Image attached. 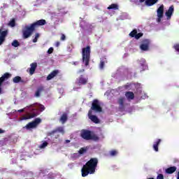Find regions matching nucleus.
<instances>
[{
	"mask_svg": "<svg viewBox=\"0 0 179 179\" xmlns=\"http://www.w3.org/2000/svg\"><path fill=\"white\" fill-rule=\"evenodd\" d=\"M45 90V88L43 85H40L36 88V91L35 92V97H40V94L43 93Z\"/></svg>",
	"mask_w": 179,
	"mask_h": 179,
	"instance_id": "nucleus-17",
	"label": "nucleus"
},
{
	"mask_svg": "<svg viewBox=\"0 0 179 179\" xmlns=\"http://www.w3.org/2000/svg\"><path fill=\"white\" fill-rule=\"evenodd\" d=\"M24 111V108L20 109L17 110V113H23Z\"/></svg>",
	"mask_w": 179,
	"mask_h": 179,
	"instance_id": "nucleus-48",
	"label": "nucleus"
},
{
	"mask_svg": "<svg viewBox=\"0 0 179 179\" xmlns=\"http://www.w3.org/2000/svg\"><path fill=\"white\" fill-rule=\"evenodd\" d=\"M91 140L94 141V142H98V141H100V137L94 134H92L90 137V141Z\"/></svg>",
	"mask_w": 179,
	"mask_h": 179,
	"instance_id": "nucleus-28",
	"label": "nucleus"
},
{
	"mask_svg": "<svg viewBox=\"0 0 179 179\" xmlns=\"http://www.w3.org/2000/svg\"><path fill=\"white\" fill-rule=\"evenodd\" d=\"M0 34V37L5 38L8 36V30L1 31Z\"/></svg>",
	"mask_w": 179,
	"mask_h": 179,
	"instance_id": "nucleus-34",
	"label": "nucleus"
},
{
	"mask_svg": "<svg viewBox=\"0 0 179 179\" xmlns=\"http://www.w3.org/2000/svg\"><path fill=\"white\" fill-rule=\"evenodd\" d=\"M86 152H87V147L81 148L79 150L78 153H79V155H85V153H86Z\"/></svg>",
	"mask_w": 179,
	"mask_h": 179,
	"instance_id": "nucleus-31",
	"label": "nucleus"
},
{
	"mask_svg": "<svg viewBox=\"0 0 179 179\" xmlns=\"http://www.w3.org/2000/svg\"><path fill=\"white\" fill-rule=\"evenodd\" d=\"M157 179H164V176H163L162 173H159L158 174Z\"/></svg>",
	"mask_w": 179,
	"mask_h": 179,
	"instance_id": "nucleus-42",
	"label": "nucleus"
},
{
	"mask_svg": "<svg viewBox=\"0 0 179 179\" xmlns=\"http://www.w3.org/2000/svg\"><path fill=\"white\" fill-rule=\"evenodd\" d=\"M90 52L91 50L89 45L82 49L83 62H85V66H89V62H90Z\"/></svg>",
	"mask_w": 179,
	"mask_h": 179,
	"instance_id": "nucleus-2",
	"label": "nucleus"
},
{
	"mask_svg": "<svg viewBox=\"0 0 179 179\" xmlns=\"http://www.w3.org/2000/svg\"><path fill=\"white\" fill-rule=\"evenodd\" d=\"M30 66L29 74L33 75L34 72H36V69H37V63H32L31 64Z\"/></svg>",
	"mask_w": 179,
	"mask_h": 179,
	"instance_id": "nucleus-26",
	"label": "nucleus"
},
{
	"mask_svg": "<svg viewBox=\"0 0 179 179\" xmlns=\"http://www.w3.org/2000/svg\"><path fill=\"white\" fill-rule=\"evenodd\" d=\"M34 31L35 30L31 25L26 26L24 27V29L22 30V38H24V40H26V38H29V37H30Z\"/></svg>",
	"mask_w": 179,
	"mask_h": 179,
	"instance_id": "nucleus-4",
	"label": "nucleus"
},
{
	"mask_svg": "<svg viewBox=\"0 0 179 179\" xmlns=\"http://www.w3.org/2000/svg\"><path fill=\"white\" fill-rule=\"evenodd\" d=\"M80 136L85 141H90L92 136V131L87 129H83L80 132Z\"/></svg>",
	"mask_w": 179,
	"mask_h": 179,
	"instance_id": "nucleus-7",
	"label": "nucleus"
},
{
	"mask_svg": "<svg viewBox=\"0 0 179 179\" xmlns=\"http://www.w3.org/2000/svg\"><path fill=\"white\" fill-rule=\"evenodd\" d=\"M0 34H1V30H0Z\"/></svg>",
	"mask_w": 179,
	"mask_h": 179,
	"instance_id": "nucleus-57",
	"label": "nucleus"
},
{
	"mask_svg": "<svg viewBox=\"0 0 179 179\" xmlns=\"http://www.w3.org/2000/svg\"><path fill=\"white\" fill-rule=\"evenodd\" d=\"M58 138H59V134H57V136H55L56 139H58Z\"/></svg>",
	"mask_w": 179,
	"mask_h": 179,
	"instance_id": "nucleus-52",
	"label": "nucleus"
},
{
	"mask_svg": "<svg viewBox=\"0 0 179 179\" xmlns=\"http://www.w3.org/2000/svg\"><path fill=\"white\" fill-rule=\"evenodd\" d=\"M60 43H59V41H57L56 43H55V47H59V45H60Z\"/></svg>",
	"mask_w": 179,
	"mask_h": 179,
	"instance_id": "nucleus-46",
	"label": "nucleus"
},
{
	"mask_svg": "<svg viewBox=\"0 0 179 179\" xmlns=\"http://www.w3.org/2000/svg\"><path fill=\"white\" fill-rule=\"evenodd\" d=\"M13 83H24L26 84L27 82L23 79H22V77L17 76L13 78Z\"/></svg>",
	"mask_w": 179,
	"mask_h": 179,
	"instance_id": "nucleus-18",
	"label": "nucleus"
},
{
	"mask_svg": "<svg viewBox=\"0 0 179 179\" xmlns=\"http://www.w3.org/2000/svg\"><path fill=\"white\" fill-rule=\"evenodd\" d=\"M158 22H162V18L158 17Z\"/></svg>",
	"mask_w": 179,
	"mask_h": 179,
	"instance_id": "nucleus-54",
	"label": "nucleus"
},
{
	"mask_svg": "<svg viewBox=\"0 0 179 179\" xmlns=\"http://www.w3.org/2000/svg\"><path fill=\"white\" fill-rule=\"evenodd\" d=\"M48 146V143L47 141H44L40 146L39 148L41 149H44V148H47Z\"/></svg>",
	"mask_w": 179,
	"mask_h": 179,
	"instance_id": "nucleus-37",
	"label": "nucleus"
},
{
	"mask_svg": "<svg viewBox=\"0 0 179 179\" xmlns=\"http://www.w3.org/2000/svg\"><path fill=\"white\" fill-rule=\"evenodd\" d=\"M59 73V70H54L52 71L48 76L47 80H51V79H54L57 75Z\"/></svg>",
	"mask_w": 179,
	"mask_h": 179,
	"instance_id": "nucleus-19",
	"label": "nucleus"
},
{
	"mask_svg": "<svg viewBox=\"0 0 179 179\" xmlns=\"http://www.w3.org/2000/svg\"><path fill=\"white\" fill-rule=\"evenodd\" d=\"M90 110H91V111H95V113H101L103 111V108L100 106V101L97 99H94Z\"/></svg>",
	"mask_w": 179,
	"mask_h": 179,
	"instance_id": "nucleus-5",
	"label": "nucleus"
},
{
	"mask_svg": "<svg viewBox=\"0 0 179 179\" xmlns=\"http://www.w3.org/2000/svg\"><path fill=\"white\" fill-rule=\"evenodd\" d=\"M61 41H65L66 40V36H65V34H62V36L60 38Z\"/></svg>",
	"mask_w": 179,
	"mask_h": 179,
	"instance_id": "nucleus-40",
	"label": "nucleus"
},
{
	"mask_svg": "<svg viewBox=\"0 0 179 179\" xmlns=\"http://www.w3.org/2000/svg\"><path fill=\"white\" fill-rule=\"evenodd\" d=\"M137 33H138V30L134 29L132 31H131L129 36H130V37L135 38L136 36Z\"/></svg>",
	"mask_w": 179,
	"mask_h": 179,
	"instance_id": "nucleus-33",
	"label": "nucleus"
},
{
	"mask_svg": "<svg viewBox=\"0 0 179 179\" xmlns=\"http://www.w3.org/2000/svg\"><path fill=\"white\" fill-rule=\"evenodd\" d=\"M157 17H159V19L163 18V15H164V6L163 4L157 10Z\"/></svg>",
	"mask_w": 179,
	"mask_h": 179,
	"instance_id": "nucleus-15",
	"label": "nucleus"
},
{
	"mask_svg": "<svg viewBox=\"0 0 179 179\" xmlns=\"http://www.w3.org/2000/svg\"><path fill=\"white\" fill-rule=\"evenodd\" d=\"M143 2H145L147 6H153V5L159 2V0H143V1H141V0H139L140 3H143Z\"/></svg>",
	"mask_w": 179,
	"mask_h": 179,
	"instance_id": "nucleus-16",
	"label": "nucleus"
},
{
	"mask_svg": "<svg viewBox=\"0 0 179 179\" xmlns=\"http://www.w3.org/2000/svg\"><path fill=\"white\" fill-rule=\"evenodd\" d=\"M62 134V135H64L65 134V130L64 129L63 127H58L55 129L50 131L48 133V136H51L52 135H55V134Z\"/></svg>",
	"mask_w": 179,
	"mask_h": 179,
	"instance_id": "nucleus-8",
	"label": "nucleus"
},
{
	"mask_svg": "<svg viewBox=\"0 0 179 179\" xmlns=\"http://www.w3.org/2000/svg\"><path fill=\"white\" fill-rule=\"evenodd\" d=\"M106 64H107V58L104 57H101L100 59L99 68L101 69H104V65H106Z\"/></svg>",
	"mask_w": 179,
	"mask_h": 179,
	"instance_id": "nucleus-25",
	"label": "nucleus"
},
{
	"mask_svg": "<svg viewBox=\"0 0 179 179\" xmlns=\"http://www.w3.org/2000/svg\"><path fill=\"white\" fill-rule=\"evenodd\" d=\"M117 155H118V151L116 150H112L109 152V155L111 157H114L115 156H117Z\"/></svg>",
	"mask_w": 179,
	"mask_h": 179,
	"instance_id": "nucleus-30",
	"label": "nucleus"
},
{
	"mask_svg": "<svg viewBox=\"0 0 179 179\" xmlns=\"http://www.w3.org/2000/svg\"><path fill=\"white\" fill-rule=\"evenodd\" d=\"M3 132H5V131L2 130V129H0V134H3Z\"/></svg>",
	"mask_w": 179,
	"mask_h": 179,
	"instance_id": "nucleus-51",
	"label": "nucleus"
},
{
	"mask_svg": "<svg viewBox=\"0 0 179 179\" xmlns=\"http://www.w3.org/2000/svg\"><path fill=\"white\" fill-rule=\"evenodd\" d=\"M92 114H93V111H92V110H90L88 111V117H89L90 120H91V121H92V122H94V124H99L100 122L99 117H97V116L92 115Z\"/></svg>",
	"mask_w": 179,
	"mask_h": 179,
	"instance_id": "nucleus-14",
	"label": "nucleus"
},
{
	"mask_svg": "<svg viewBox=\"0 0 179 179\" xmlns=\"http://www.w3.org/2000/svg\"><path fill=\"white\" fill-rule=\"evenodd\" d=\"M89 80V78L87 76H85L83 75H81L78 79H77V83L79 85V86H82L87 85V82Z\"/></svg>",
	"mask_w": 179,
	"mask_h": 179,
	"instance_id": "nucleus-10",
	"label": "nucleus"
},
{
	"mask_svg": "<svg viewBox=\"0 0 179 179\" xmlns=\"http://www.w3.org/2000/svg\"><path fill=\"white\" fill-rule=\"evenodd\" d=\"M70 142H71V141H69V140L66 141V143H69Z\"/></svg>",
	"mask_w": 179,
	"mask_h": 179,
	"instance_id": "nucleus-53",
	"label": "nucleus"
},
{
	"mask_svg": "<svg viewBox=\"0 0 179 179\" xmlns=\"http://www.w3.org/2000/svg\"><path fill=\"white\" fill-rule=\"evenodd\" d=\"M150 46V41L145 39L143 41L142 44L140 45V49L142 51H149V47Z\"/></svg>",
	"mask_w": 179,
	"mask_h": 179,
	"instance_id": "nucleus-9",
	"label": "nucleus"
},
{
	"mask_svg": "<svg viewBox=\"0 0 179 179\" xmlns=\"http://www.w3.org/2000/svg\"><path fill=\"white\" fill-rule=\"evenodd\" d=\"M68 121V113H64L59 118V122L64 124Z\"/></svg>",
	"mask_w": 179,
	"mask_h": 179,
	"instance_id": "nucleus-23",
	"label": "nucleus"
},
{
	"mask_svg": "<svg viewBox=\"0 0 179 179\" xmlns=\"http://www.w3.org/2000/svg\"><path fill=\"white\" fill-rule=\"evenodd\" d=\"M28 108H31V107H34V104H31V105H30L29 106H27Z\"/></svg>",
	"mask_w": 179,
	"mask_h": 179,
	"instance_id": "nucleus-49",
	"label": "nucleus"
},
{
	"mask_svg": "<svg viewBox=\"0 0 179 179\" xmlns=\"http://www.w3.org/2000/svg\"><path fill=\"white\" fill-rule=\"evenodd\" d=\"M3 41H5V38H2L0 36V45H2V44H3Z\"/></svg>",
	"mask_w": 179,
	"mask_h": 179,
	"instance_id": "nucleus-44",
	"label": "nucleus"
},
{
	"mask_svg": "<svg viewBox=\"0 0 179 179\" xmlns=\"http://www.w3.org/2000/svg\"><path fill=\"white\" fill-rule=\"evenodd\" d=\"M41 122V118H36L34 121L29 122L25 127H24V129H27V131H31V129H34V128H37L38 124Z\"/></svg>",
	"mask_w": 179,
	"mask_h": 179,
	"instance_id": "nucleus-3",
	"label": "nucleus"
},
{
	"mask_svg": "<svg viewBox=\"0 0 179 179\" xmlns=\"http://www.w3.org/2000/svg\"><path fill=\"white\" fill-rule=\"evenodd\" d=\"M31 111L32 113H27V115H24L22 117L20 118V121L31 120V118H34L35 117H37V113H34V111H37V109L33 108Z\"/></svg>",
	"mask_w": 179,
	"mask_h": 179,
	"instance_id": "nucleus-6",
	"label": "nucleus"
},
{
	"mask_svg": "<svg viewBox=\"0 0 179 179\" xmlns=\"http://www.w3.org/2000/svg\"><path fill=\"white\" fill-rule=\"evenodd\" d=\"M173 48L174 50H176V51L177 52H179V44L178 43H176L173 45Z\"/></svg>",
	"mask_w": 179,
	"mask_h": 179,
	"instance_id": "nucleus-39",
	"label": "nucleus"
},
{
	"mask_svg": "<svg viewBox=\"0 0 179 179\" xmlns=\"http://www.w3.org/2000/svg\"><path fill=\"white\" fill-rule=\"evenodd\" d=\"M143 34L140 32L138 34H136V35L134 38H136V40H139V38L141 37H143Z\"/></svg>",
	"mask_w": 179,
	"mask_h": 179,
	"instance_id": "nucleus-38",
	"label": "nucleus"
},
{
	"mask_svg": "<svg viewBox=\"0 0 179 179\" xmlns=\"http://www.w3.org/2000/svg\"><path fill=\"white\" fill-rule=\"evenodd\" d=\"M137 62L140 66H141V72L146 71L148 69V64H146V60L143 58L137 60Z\"/></svg>",
	"mask_w": 179,
	"mask_h": 179,
	"instance_id": "nucleus-13",
	"label": "nucleus"
},
{
	"mask_svg": "<svg viewBox=\"0 0 179 179\" xmlns=\"http://www.w3.org/2000/svg\"><path fill=\"white\" fill-rule=\"evenodd\" d=\"M38 108L41 110V111H44V110H45V107L44 106V105L41 104L39 105Z\"/></svg>",
	"mask_w": 179,
	"mask_h": 179,
	"instance_id": "nucleus-41",
	"label": "nucleus"
},
{
	"mask_svg": "<svg viewBox=\"0 0 179 179\" xmlns=\"http://www.w3.org/2000/svg\"><path fill=\"white\" fill-rule=\"evenodd\" d=\"M13 47H19V45H20V43H19V41H17V40H14L12 43H11Z\"/></svg>",
	"mask_w": 179,
	"mask_h": 179,
	"instance_id": "nucleus-35",
	"label": "nucleus"
},
{
	"mask_svg": "<svg viewBox=\"0 0 179 179\" xmlns=\"http://www.w3.org/2000/svg\"><path fill=\"white\" fill-rule=\"evenodd\" d=\"M12 76V74L9 73H5L1 78H0V94L2 93V84L6 79H9Z\"/></svg>",
	"mask_w": 179,
	"mask_h": 179,
	"instance_id": "nucleus-11",
	"label": "nucleus"
},
{
	"mask_svg": "<svg viewBox=\"0 0 179 179\" xmlns=\"http://www.w3.org/2000/svg\"><path fill=\"white\" fill-rule=\"evenodd\" d=\"M107 9H108L109 10L111 9H114V10H118V4L112 3L107 8Z\"/></svg>",
	"mask_w": 179,
	"mask_h": 179,
	"instance_id": "nucleus-29",
	"label": "nucleus"
},
{
	"mask_svg": "<svg viewBox=\"0 0 179 179\" xmlns=\"http://www.w3.org/2000/svg\"><path fill=\"white\" fill-rule=\"evenodd\" d=\"M173 12H174V6H171L169 7V10L165 13V15L168 19L171 18V16H172Z\"/></svg>",
	"mask_w": 179,
	"mask_h": 179,
	"instance_id": "nucleus-21",
	"label": "nucleus"
},
{
	"mask_svg": "<svg viewBox=\"0 0 179 179\" xmlns=\"http://www.w3.org/2000/svg\"><path fill=\"white\" fill-rule=\"evenodd\" d=\"M73 157H79V154H78V153H74V154L73 155Z\"/></svg>",
	"mask_w": 179,
	"mask_h": 179,
	"instance_id": "nucleus-47",
	"label": "nucleus"
},
{
	"mask_svg": "<svg viewBox=\"0 0 179 179\" xmlns=\"http://www.w3.org/2000/svg\"><path fill=\"white\" fill-rule=\"evenodd\" d=\"M83 72H85V69H80L77 72V73H83Z\"/></svg>",
	"mask_w": 179,
	"mask_h": 179,
	"instance_id": "nucleus-45",
	"label": "nucleus"
},
{
	"mask_svg": "<svg viewBox=\"0 0 179 179\" xmlns=\"http://www.w3.org/2000/svg\"><path fill=\"white\" fill-rule=\"evenodd\" d=\"M78 64H79L78 62H74L73 64V65H78Z\"/></svg>",
	"mask_w": 179,
	"mask_h": 179,
	"instance_id": "nucleus-50",
	"label": "nucleus"
},
{
	"mask_svg": "<svg viewBox=\"0 0 179 179\" xmlns=\"http://www.w3.org/2000/svg\"><path fill=\"white\" fill-rule=\"evenodd\" d=\"M125 87H126V89H128V85H126Z\"/></svg>",
	"mask_w": 179,
	"mask_h": 179,
	"instance_id": "nucleus-55",
	"label": "nucleus"
},
{
	"mask_svg": "<svg viewBox=\"0 0 179 179\" xmlns=\"http://www.w3.org/2000/svg\"><path fill=\"white\" fill-rule=\"evenodd\" d=\"M52 52H54V48H50L48 50V54H52Z\"/></svg>",
	"mask_w": 179,
	"mask_h": 179,
	"instance_id": "nucleus-43",
	"label": "nucleus"
},
{
	"mask_svg": "<svg viewBox=\"0 0 179 179\" xmlns=\"http://www.w3.org/2000/svg\"><path fill=\"white\" fill-rule=\"evenodd\" d=\"M141 1H143V0H141Z\"/></svg>",
	"mask_w": 179,
	"mask_h": 179,
	"instance_id": "nucleus-56",
	"label": "nucleus"
},
{
	"mask_svg": "<svg viewBox=\"0 0 179 179\" xmlns=\"http://www.w3.org/2000/svg\"><path fill=\"white\" fill-rule=\"evenodd\" d=\"M176 171H177L176 166H171L165 170V173H166V174H173V173H176Z\"/></svg>",
	"mask_w": 179,
	"mask_h": 179,
	"instance_id": "nucleus-24",
	"label": "nucleus"
},
{
	"mask_svg": "<svg viewBox=\"0 0 179 179\" xmlns=\"http://www.w3.org/2000/svg\"><path fill=\"white\" fill-rule=\"evenodd\" d=\"M8 26H10V27H15L16 26V21L15 18H13L8 23Z\"/></svg>",
	"mask_w": 179,
	"mask_h": 179,
	"instance_id": "nucleus-32",
	"label": "nucleus"
},
{
	"mask_svg": "<svg viewBox=\"0 0 179 179\" xmlns=\"http://www.w3.org/2000/svg\"><path fill=\"white\" fill-rule=\"evenodd\" d=\"M124 96L129 101L134 100V99H135V94L131 91L126 92Z\"/></svg>",
	"mask_w": 179,
	"mask_h": 179,
	"instance_id": "nucleus-22",
	"label": "nucleus"
},
{
	"mask_svg": "<svg viewBox=\"0 0 179 179\" xmlns=\"http://www.w3.org/2000/svg\"><path fill=\"white\" fill-rule=\"evenodd\" d=\"M124 102H125V97H124V96H120L117 99V103L119 104V109L120 110H124Z\"/></svg>",
	"mask_w": 179,
	"mask_h": 179,
	"instance_id": "nucleus-20",
	"label": "nucleus"
},
{
	"mask_svg": "<svg viewBox=\"0 0 179 179\" xmlns=\"http://www.w3.org/2000/svg\"><path fill=\"white\" fill-rule=\"evenodd\" d=\"M162 139H158L156 142L154 143L152 148L156 152H159V145H160Z\"/></svg>",
	"mask_w": 179,
	"mask_h": 179,
	"instance_id": "nucleus-27",
	"label": "nucleus"
},
{
	"mask_svg": "<svg viewBox=\"0 0 179 179\" xmlns=\"http://www.w3.org/2000/svg\"><path fill=\"white\" fill-rule=\"evenodd\" d=\"M45 24H47V21H45V20H39L31 24V26L36 31V29H37V27H38L40 26H44Z\"/></svg>",
	"mask_w": 179,
	"mask_h": 179,
	"instance_id": "nucleus-12",
	"label": "nucleus"
},
{
	"mask_svg": "<svg viewBox=\"0 0 179 179\" xmlns=\"http://www.w3.org/2000/svg\"><path fill=\"white\" fill-rule=\"evenodd\" d=\"M97 164H99V159L97 158H91L83 165L81 169L82 177H87L89 174H94Z\"/></svg>",
	"mask_w": 179,
	"mask_h": 179,
	"instance_id": "nucleus-1",
	"label": "nucleus"
},
{
	"mask_svg": "<svg viewBox=\"0 0 179 179\" xmlns=\"http://www.w3.org/2000/svg\"><path fill=\"white\" fill-rule=\"evenodd\" d=\"M38 38H40V34L36 33L35 34V38L32 40L33 43H37Z\"/></svg>",
	"mask_w": 179,
	"mask_h": 179,
	"instance_id": "nucleus-36",
	"label": "nucleus"
}]
</instances>
